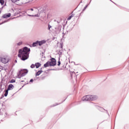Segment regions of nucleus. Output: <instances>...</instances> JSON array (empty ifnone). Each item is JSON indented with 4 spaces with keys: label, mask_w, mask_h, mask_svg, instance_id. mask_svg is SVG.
Segmentation results:
<instances>
[{
    "label": "nucleus",
    "mask_w": 129,
    "mask_h": 129,
    "mask_svg": "<svg viewBox=\"0 0 129 129\" xmlns=\"http://www.w3.org/2000/svg\"><path fill=\"white\" fill-rule=\"evenodd\" d=\"M30 48L27 47H25L23 49H19L18 54V57L21 58V60L23 61H25V60H27L28 58H29V54H30Z\"/></svg>",
    "instance_id": "nucleus-1"
},
{
    "label": "nucleus",
    "mask_w": 129,
    "mask_h": 129,
    "mask_svg": "<svg viewBox=\"0 0 129 129\" xmlns=\"http://www.w3.org/2000/svg\"><path fill=\"white\" fill-rule=\"evenodd\" d=\"M28 73V70H21L18 73L17 76L18 78H21V77H24Z\"/></svg>",
    "instance_id": "nucleus-2"
},
{
    "label": "nucleus",
    "mask_w": 129,
    "mask_h": 129,
    "mask_svg": "<svg viewBox=\"0 0 129 129\" xmlns=\"http://www.w3.org/2000/svg\"><path fill=\"white\" fill-rule=\"evenodd\" d=\"M49 64L50 67L56 66V59L54 58L51 59V61H49Z\"/></svg>",
    "instance_id": "nucleus-3"
},
{
    "label": "nucleus",
    "mask_w": 129,
    "mask_h": 129,
    "mask_svg": "<svg viewBox=\"0 0 129 129\" xmlns=\"http://www.w3.org/2000/svg\"><path fill=\"white\" fill-rule=\"evenodd\" d=\"M82 100H83V101H90V96L87 95L86 96H84L82 98Z\"/></svg>",
    "instance_id": "nucleus-4"
},
{
    "label": "nucleus",
    "mask_w": 129,
    "mask_h": 129,
    "mask_svg": "<svg viewBox=\"0 0 129 129\" xmlns=\"http://www.w3.org/2000/svg\"><path fill=\"white\" fill-rule=\"evenodd\" d=\"M0 61L2 63H4V64H7V63L9 62V60L6 58L0 57Z\"/></svg>",
    "instance_id": "nucleus-5"
},
{
    "label": "nucleus",
    "mask_w": 129,
    "mask_h": 129,
    "mask_svg": "<svg viewBox=\"0 0 129 129\" xmlns=\"http://www.w3.org/2000/svg\"><path fill=\"white\" fill-rule=\"evenodd\" d=\"M89 96H90V101L96 100V99H97L98 98L97 96L95 95H89Z\"/></svg>",
    "instance_id": "nucleus-6"
},
{
    "label": "nucleus",
    "mask_w": 129,
    "mask_h": 129,
    "mask_svg": "<svg viewBox=\"0 0 129 129\" xmlns=\"http://www.w3.org/2000/svg\"><path fill=\"white\" fill-rule=\"evenodd\" d=\"M63 52V45L62 44H60V50L58 51V54L59 56L62 55V53Z\"/></svg>",
    "instance_id": "nucleus-7"
},
{
    "label": "nucleus",
    "mask_w": 129,
    "mask_h": 129,
    "mask_svg": "<svg viewBox=\"0 0 129 129\" xmlns=\"http://www.w3.org/2000/svg\"><path fill=\"white\" fill-rule=\"evenodd\" d=\"M11 16V13L6 14L3 16V18H4V19H8V18H10Z\"/></svg>",
    "instance_id": "nucleus-8"
},
{
    "label": "nucleus",
    "mask_w": 129,
    "mask_h": 129,
    "mask_svg": "<svg viewBox=\"0 0 129 129\" xmlns=\"http://www.w3.org/2000/svg\"><path fill=\"white\" fill-rule=\"evenodd\" d=\"M13 88H15V87L13 85V84H10L8 86V88L7 89V90L9 91V90H13Z\"/></svg>",
    "instance_id": "nucleus-9"
},
{
    "label": "nucleus",
    "mask_w": 129,
    "mask_h": 129,
    "mask_svg": "<svg viewBox=\"0 0 129 129\" xmlns=\"http://www.w3.org/2000/svg\"><path fill=\"white\" fill-rule=\"evenodd\" d=\"M46 43V41L45 40L39 41L38 40V45L39 46H42L43 44H45Z\"/></svg>",
    "instance_id": "nucleus-10"
},
{
    "label": "nucleus",
    "mask_w": 129,
    "mask_h": 129,
    "mask_svg": "<svg viewBox=\"0 0 129 129\" xmlns=\"http://www.w3.org/2000/svg\"><path fill=\"white\" fill-rule=\"evenodd\" d=\"M39 45L38 40L36 41L35 42H33L32 44V47H37Z\"/></svg>",
    "instance_id": "nucleus-11"
},
{
    "label": "nucleus",
    "mask_w": 129,
    "mask_h": 129,
    "mask_svg": "<svg viewBox=\"0 0 129 129\" xmlns=\"http://www.w3.org/2000/svg\"><path fill=\"white\" fill-rule=\"evenodd\" d=\"M50 67V61H47L46 63L44 64V67L47 68V67Z\"/></svg>",
    "instance_id": "nucleus-12"
},
{
    "label": "nucleus",
    "mask_w": 129,
    "mask_h": 129,
    "mask_svg": "<svg viewBox=\"0 0 129 129\" xmlns=\"http://www.w3.org/2000/svg\"><path fill=\"white\" fill-rule=\"evenodd\" d=\"M43 73V71L41 70L40 71H38L36 73V76H39L41 73Z\"/></svg>",
    "instance_id": "nucleus-13"
},
{
    "label": "nucleus",
    "mask_w": 129,
    "mask_h": 129,
    "mask_svg": "<svg viewBox=\"0 0 129 129\" xmlns=\"http://www.w3.org/2000/svg\"><path fill=\"white\" fill-rule=\"evenodd\" d=\"M41 67V63L39 62H37L35 63L36 68H39V67Z\"/></svg>",
    "instance_id": "nucleus-14"
},
{
    "label": "nucleus",
    "mask_w": 129,
    "mask_h": 129,
    "mask_svg": "<svg viewBox=\"0 0 129 129\" xmlns=\"http://www.w3.org/2000/svg\"><path fill=\"white\" fill-rule=\"evenodd\" d=\"M9 93V91L8 90H7L6 91H5V93L4 94L5 96V97H7L8 96V94Z\"/></svg>",
    "instance_id": "nucleus-15"
},
{
    "label": "nucleus",
    "mask_w": 129,
    "mask_h": 129,
    "mask_svg": "<svg viewBox=\"0 0 129 129\" xmlns=\"http://www.w3.org/2000/svg\"><path fill=\"white\" fill-rule=\"evenodd\" d=\"M0 4L3 6L5 4V1L4 0H0Z\"/></svg>",
    "instance_id": "nucleus-16"
},
{
    "label": "nucleus",
    "mask_w": 129,
    "mask_h": 129,
    "mask_svg": "<svg viewBox=\"0 0 129 129\" xmlns=\"http://www.w3.org/2000/svg\"><path fill=\"white\" fill-rule=\"evenodd\" d=\"M16 82V80L14 79H12L10 81V83H15Z\"/></svg>",
    "instance_id": "nucleus-17"
},
{
    "label": "nucleus",
    "mask_w": 129,
    "mask_h": 129,
    "mask_svg": "<svg viewBox=\"0 0 129 129\" xmlns=\"http://www.w3.org/2000/svg\"><path fill=\"white\" fill-rule=\"evenodd\" d=\"M32 17H36L37 18H39V17H40V14H38L37 15L32 16Z\"/></svg>",
    "instance_id": "nucleus-18"
},
{
    "label": "nucleus",
    "mask_w": 129,
    "mask_h": 129,
    "mask_svg": "<svg viewBox=\"0 0 129 129\" xmlns=\"http://www.w3.org/2000/svg\"><path fill=\"white\" fill-rule=\"evenodd\" d=\"M36 67L35 64H31V66H30L31 68H35V67Z\"/></svg>",
    "instance_id": "nucleus-19"
},
{
    "label": "nucleus",
    "mask_w": 129,
    "mask_h": 129,
    "mask_svg": "<svg viewBox=\"0 0 129 129\" xmlns=\"http://www.w3.org/2000/svg\"><path fill=\"white\" fill-rule=\"evenodd\" d=\"M12 3H17V2H19L20 0H11Z\"/></svg>",
    "instance_id": "nucleus-20"
},
{
    "label": "nucleus",
    "mask_w": 129,
    "mask_h": 129,
    "mask_svg": "<svg viewBox=\"0 0 129 129\" xmlns=\"http://www.w3.org/2000/svg\"><path fill=\"white\" fill-rule=\"evenodd\" d=\"M88 7V5H86L85 7H84V9L83 11H85L86 9H87V7Z\"/></svg>",
    "instance_id": "nucleus-21"
},
{
    "label": "nucleus",
    "mask_w": 129,
    "mask_h": 129,
    "mask_svg": "<svg viewBox=\"0 0 129 129\" xmlns=\"http://www.w3.org/2000/svg\"><path fill=\"white\" fill-rule=\"evenodd\" d=\"M22 44H23L22 42H20L19 43H17L18 46H21V45H22Z\"/></svg>",
    "instance_id": "nucleus-22"
},
{
    "label": "nucleus",
    "mask_w": 129,
    "mask_h": 129,
    "mask_svg": "<svg viewBox=\"0 0 129 129\" xmlns=\"http://www.w3.org/2000/svg\"><path fill=\"white\" fill-rule=\"evenodd\" d=\"M48 30H50V29H51V28H52V26H51V25H50V24H48Z\"/></svg>",
    "instance_id": "nucleus-23"
},
{
    "label": "nucleus",
    "mask_w": 129,
    "mask_h": 129,
    "mask_svg": "<svg viewBox=\"0 0 129 129\" xmlns=\"http://www.w3.org/2000/svg\"><path fill=\"white\" fill-rule=\"evenodd\" d=\"M57 65H58V66H60V65H61V62H60V60H59V61H58Z\"/></svg>",
    "instance_id": "nucleus-24"
},
{
    "label": "nucleus",
    "mask_w": 129,
    "mask_h": 129,
    "mask_svg": "<svg viewBox=\"0 0 129 129\" xmlns=\"http://www.w3.org/2000/svg\"><path fill=\"white\" fill-rule=\"evenodd\" d=\"M71 19H72V17H71V16H70V17L68 18V21H70V20H71Z\"/></svg>",
    "instance_id": "nucleus-25"
},
{
    "label": "nucleus",
    "mask_w": 129,
    "mask_h": 129,
    "mask_svg": "<svg viewBox=\"0 0 129 129\" xmlns=\"http://www.w3.org/2000/svg\"><path fill=\"white\" fill-rule=\"evenodd\" d=\"M9 20L5 21L3 22V24H5V23H7Z\"/></svg>",
    "instance_id": "nucleus-26"
},
{
    "label": "nucleus",
    "mask_w": 129,
    "mask_h": 129,
    "mask_svg": "<svg viewBox=\"0 0 129 129\" xmlns=\"http://www.w3.org/2000/svg\"><path fill=\"white\" fill-rule=\"evenodd\" d=\"M33 2V0H29L28 3H32Z\"/></svg>",
    "instance_id": "nucleus-27"
},
{
    "label": "nucleus",
    "mask_w": 129,
    "mask_h": 129,
    "mask_svg": "<svg viewBox=\"0 0 129 129\" xmlns=\"http://www.w3.org/2000/svg\"><path fill=\"white\" fill-rule=\"evenodd\" d=\"M33 81H34V80H33V79H31L30 80V82H33Z\"/></svg>",
    "instance_id": "nucleus-28"
},
{
    "label": "nucleus",
    "mask_w": 129,
    "mask_h": 129,
    "mask_svg": "<svg viewBox=\"0 0 129 129\" xmlns=\"http://www.w3.org/2000/svg\"><path fill=\"white\" fill-rule=\"evenodd\" d=\"M71 17V18H73V17H74V15H73V14L72 15Z\"/></svg>",
    "instance_id": "nucleus-29"
},
{
    "label": "nucleus",
    "mask_w": 129,
    "mask_h": 129,
    "mask_svg": "<svg viewBox=\"0 0 129 129\" xmlns=\"http://www.w3.org/2000/svg\"><path fill=\"white\" fill-rule=\"evenodd\" d=\"M29 17H33V15H28Z\"/></svg>",
    "instance_id": "nucleus-30"
},
{
    "label": "nucleus",
    "mask_w": 129,
    "mask_h": 129,
    "mask_svg": "<svg viewBox=\"0 0 129 129\" xmlns=\"http://www.w3.org/2000/svg\"><path fill=\"white\" fill-rule=\"evenodd\" d=\"M30 10L33 11H34V9L33 8H31V9H30Z\"/></svg>",
    "instance_id": "nucleus-31"
},
{
    "label": "nucleus",
    "mask_w": 129,
    "mask_h": 129,
    "mask_svg": "<svg viewBox=\"0 0 129 129\" xmlns=\"http://www.w3.org/2000/svg\"><path fill=\"white\" fill-rule=\"evenodd\" d=\"M56 105H58V104H56V105H53V106H56Z\"/></svg>",
    "instance_id": "nucleus-32"
},
{
    "label": "nucleus",
    "mask_w": 129,
    "mask_h": 129,
    "mask_svg": "<svg viewBox=\"0 0 129 129\" xmlns=\"http://www.w3.org/2000/svg\"><path fill=\"white\" fill-rule=\"evenodd\" d=\"M15 63H17V60H15Z\"/></svg>",
    "instance_id": "nucleus-33"
},
{
    "label": "nucleus",
    "mask_w": 129,
    "mask_h": 129,
    "mask_svg": "<svg viewBox=\"0 0 129 129\" xmlns=\"http://www.w3.org/2000/svg\"><path fill=\"white\" fill-rule=\"evenodd\" d=\"M21 82H24V81H22Z\"/></svg>",
    "instance_id": "nucleus-34"
},
{
    "label": "nucleus",
    "mask_w": 129,
    "mask_h": 129,
    "mask_svg": "<svg viewBox=\"0 0 129 129\" xmlns=\"http://www.w3.org/2000/svg\"><path fill=\"white\" fill-rule=\"evenodd\" d=\"M2 13V12L1 11H0V14Z\"/></svg>",
    "instance_id": "nucleus-35"
}]
</instances>
